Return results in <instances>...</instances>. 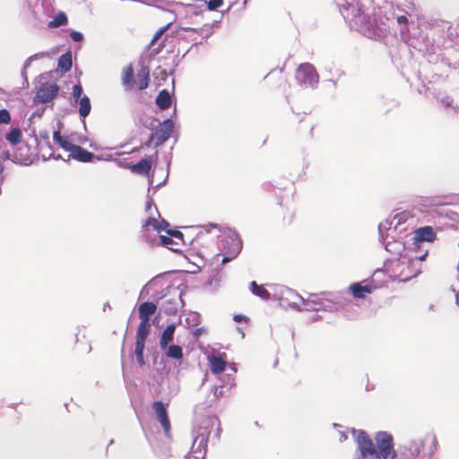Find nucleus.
I'll list each match as a JSON object with an SVG mask.
<instances>
[{"mask_svg":"<svg viewBox=\"0 0 459 459\" xmlns=\"http://www.w3.org/2000/svg\"><path fill=\"white\" fill-rule=\"evenodd\" d=\"M225 354L212 355L208 357L210 369L212 374L222 373L227 367V361L224 359Z\"/></svg>","mask_w":459,"mask_h":459,"instance_id":"9d476101","label":"nucleus"},{"mask_svg":"<svg viewBox=\"0 0 459 459\" xmlns=\"http://www.w3.org/2000/svg\"><path fill=\"white\" fill-rule=\"evenodd\" d=\"M397 22L400 24H406L408 22V19L405 15H401L397 17Z\"/></svg>","mask_w":459,"mask_h":459,"instance_id":"58836bf2","label":"nucleus"},{"mask_svg":"<svg viewBox=\"0 0 459 459\" xmlns=\"http://www.w3.org/2000/svg\"><path fill=\"white\" fill-rule=\"evenodd\" d=\"M165 129H159L155 133L152 134L149 140L143 144L145 147H150L153 142H155V146L160 145L163 142H165L169 137L172 131V123L170 120L166 122Z\"/></svg>","mask_w":459,"mask_h":459,"instance_id":"1a4fd4ad","label":"nucleus"},{"mask_svg":"<svg viewBox=\"0 0 459 459\" xmlns=\"http://www.w3.org/2000/svg\"><path fill=\"white\" fill-rule=\"evenodd\" d=\"M157 310L155 303L151 301H145L139 305L138 313L141 321L150 322V316L153 315Z\"/></svg>","mask_w":459,"mask_h":459,"instance_id":"ddd939ff","label":"nucleus"},{"mask_svg":"<svg viewBox=\"0 0 459 459\" xmlns=\"http://www.w3.org/2000/svg\"><path fill=\"white\" fill-rule=\"evenodd\" d=\"M167 405L162 402L157 401L152 403V410L158 421L160 423L164 432L169 434L170 431V421L168 415Z\"/></svg>","mask_w":459,"mask_h":459,"instance_id":"6e6552de","label":"nucleus"},{"mask_svg":"<svg viewBox=\"0 0 459 459\" xmlns=\"http://www.w3.org/2000/svg\"><path fill=\"white\" fill-rule=\"evenodd\" d=\"M53 139H54V141H55L56 143H57L60 145V147H61L63 150H65V151H66V152H69L70 153H71V152L73 151V149L74 148V146L76 145V144H73V143H71L69 141H67L66 139H65V138L61 135L60 132H58V131L54 132Z\"/></svg>","mask_w":459,"mask_h":459,"instance_id":"393cba45","label":"nucleus"},{"mask_svg":"<svg viewBox=\"0 0 459 459\" xmlns=\"http://www.w3.org/2000/svg\"><path fill=\"white\" fill-rule=\"evenodd\" d=\"M169 27V24H167V25L161 27L160 29H159L153 35V37L151 40V44L152 45L155 44L160 39V37L168 30Z\"/></svg>","mask_w":459,"mask_h":459,"instance_id":"7c9ffc66","label":"nucleus"},{"mask_svg":"<svg viewBox=\"0 0 459 459\" xmlns=\"http://www.w3.org/2000/svg\"><path fill=\"white\" fill-rule=\"evenodd\" d=\"M156 105L162 110L168 109L171 106V98L167 90L159 92L156 98Z\"/></svg>","mask_w":459,"mask_h":459,"instance_id":"6ab92c4d","label":"nucleus"},{"mask_svg":"<svg viewBox=\"0 0 459 459\" xmlns=\"http://www.w3.org/2000/svg\"><path fill=\"white\" fill-rule=\"evenodd\" d=\"M202 424L204 425V431H201L202 428L199 429L200 432L196 436L195 442L200 439V444H204V446H206L210 435L209 428L212 426L211 420L205 419L203 420Z\"/></svg>","mask_w":459,"mask_h":459,"instance_id":"aec40b11","label":"nucleus"},{"mask_svg":"<svg viewBox=\"0 0 459 459\" xmlns=\"http://www.w3.org/2000/svg\"><path fill=\"white\" fill-rule=\"evenodd\" d=\"M168 236H160V244L169 249L178 252L183 242V233L179 230H167Z\"/></svg>","mask_w":459,"mask_h":459,"instance_id":"0eeeda50","label":"nucleus"},{"mask_svg":"<svg viewBox=\"0 0 459 459\" xmlns=\"http://www.w3.org/2000/svg\"><path fill=\"white\" fill-rule=\"evenodd\" d=\"M10 122H11L10 112L5 108L0 109V125L1 124L8 125V124H10Z\"/></svg>","mask_w":459,"mask_h":459,"instance_id":"2f4dec72","label":"nucleus"},{"mask_svg":"<svg viewBox=\"0 0 459 459\" xmlns=\"http://www.w3.org/2000/svg\"><path fill=\"white\" fill-rule=\"evenodd\" d=\"M296 78L303 85H314L318 82V74L316 68L308 63L301 64L299 66L296 72Z\"/></svg>","mask_w":459,"mask_h":459,"instance_id":"423d86ee","label":"nucleus"},{"mask_svg":"<svg viewBox=\"0 0 459 459\" xmlns=\"http://www.w3.org/2000/svg\"><path fill=\"white\" fill-rule=\"evenodd\" d=\"M72 65H73V62H72V55L70 52H67L65 54H63L59 58H58V64H57V66L58 68L64 72V73H66L68 72L71 67H72Z\"/></svg>","mask_w":459,"mask_h":459,"instance_id":"b1692460","label":"nucleus"},{"mask_svg":"<svg viewBox=\"0 0 459 459\" xmlns=\"http://www.w3.org/2000/svg\"><path fill=\"white\" fill-rule=\"evenodd\" d=\"M144 348H145V342H135V356H136V359H137V362L143 366L144 364V359H143V351H144Z\"/></svg>","mask_w":459,"mask_h":459,"instance_id":"c756f323","label":"nucleus"},{"mask_svg":"<svg viewBox=\"0 0 459 459\" xmlns=\"http://www.w3.org/2000/svg\"><path fill=\"white\" fill-rule=\"evenodd\" d=\"M150 333V322L140 321L136 332V342H145Z\"/></svg>","mask_w":459,"mask_h":459,"instance_id":"5701e85b","label":"nucleus"},{"mask_svg":"<svg viewBox=\"0 0 459 459\" xmlns=\"http://www.w3.org/2000/svg\"><path fill=\"white\" fill-rule=\"evenodd\" d=\"M322 299H323L321 297L316 294L311 295L308 300L305 303L307 309L319 310L323 305Z\"/></svg>","mask_w":459,"mask_h":459,"instance_id":"c85d7f7f","label":"nucleus"},{"mask_svg":"<svg viewBox=\"0 0 459 459\" xmlns=\"http://www.w3.org/2000/svg\"><path fill=\"white\" fill-rule=\"evenodd\" d=\"M314 123L309 118H302L296 126V132L305 139L313 137Z\"/></svg>","mask_w":459,"mask_h":459,"instance_id":"f8f14e48","label":"nucleus"},{"mask_svg":"<svg viewBox=\"0 0 459 459\" xmlns=\"http://www.w3.org/2000/svg\"><path fill=\"white\" fill-rule=\"evenodd\" d=\"M6 141L13 146L19 144L22 141V133L20 128H12L5 134Z\"/></svg>","mask_w":459,"mask_h":459,"instance_id":"412c9836","label":"nucleus"},{"mask_svg":"<svg viewBox=\"0 0 459 459\" xmlns=\"http://www.w3.org/2000/svg\"><path fill=\"white\" fill-rule=\"evenodd\" d=\"M69 156L81 162H90L94 158L92 152L83 149L80 145H75Z\"/></svg>","mask_w":459,"mask_h":459,"instance_id":"4468645a","label":"nucleus"},{"mask_svg":"<svg viewBox=\"0 0 459 459\" xmlns=\"http://www.w3.org/2000/svg\"><path fill=\"white\" fill-rule=\"evenodd\" d=\"M223 246H224V248H226V247H228V246H230V247H232V249L230 252V255L231 256L230 257H223L222 261H221L222 264H226L229 261H230L232 258L236 257L239 254L240 249H241L239 241H238L234 238H231L224 239Z\"/></svg>","mask_w":459,"mask_h":459,"instance_id":"2eb2a0df","label":"nucleus"},{"mask_svg":"<svg viewBox=\"0 0 459 459\" xmlns=\"http://www.w3.org/2000/svg\"><path fill=\"white\" fill-rule=\"evenodd\" d=\"M250 290L252 293L264 300H268L271 298L270 292L262 285H258L255 281L250 283Z\"/></svg>","mask_w":459,"mask_h":459,"instance_id":"4be33fe9","label":"nucleus"},{"mask_svg":"<svg viewBox=\"0 0 459 459\" xmlns=\"http://www.w3.org/2000/svg\"><path fill=\"white\" fill-rule=\"evenodd\" d=\"M233 319L236 322H245V323L248 322V318L247 316H242V315H235Z\"/></svg>","mask_w":459,"mask_h":459,"instance_id":"4c0bfd02","label":"nucleus"},{"mask_svg":"<svg viewBox=\"0 0 459 459\" xmlns=\"http://www.w3.org/2000/svg\"><path fill=\"white\" fill-rule=\"evenodd\" d=\"M58 91L59 87L56 83H40L33 98V103L35 105L39 103H48L56 98Z\"/></svg>","mask_w":459,"mask_h":459,"instance_id":"20e7f679","label":"nucleus"},{"mask_svg":"<svg viewBox=\"0 0 459 459\" xmlns=\"http://www.w3.org/2000/svg\"><path fill=\"white\" fill-rule=\"evenodd\" d=\"M4 170V168L3 164L0 162V175L3 174Z\"/></svg>","mask_w":459,"mask_h":459,"instance_id":"79ce46f5","label":"nucleus"},{"mask_svg":"<svg viewBox=\"0 0 459 459\" xmlns=\"http://www.w3.org/2000/svg\"><path fill=\"white\" fill-rule=\"evenodd\" d=\"M158 225H159L158 232H160L161 230H165L166 232H167V230H170L169 229H168L169 224L165 220H162L160 222L158 221Z\"/></svg>","mask_w":459,"mask_h":459,"instance_id":"c9c22d12","label":"nucleus"},{"mask_svg":"<svg viewBox=\"0 0 459 459\" xmlns=\"http://www.w3.org/2000/svg\"><path fill=\"white\" fill-rule=\"evenodd\" d=\"M293 219H294V213L293 212L289 214L287 218L286 217L284 218V220H287L288 224H291L292 221H293Z\"/></svg>","mask_w":459,"mask_h":459,"instance_id":"ea45409f","label":"nucleus"},{"mask_svg":"<svg viewBox=\"0 0 459 459\" xmlns=\"http://www.w3.org/2000/svg\"><path fill=\"white\" fill-rule=\"evenodd\" d=\"M79 114L82 117H86L90 112H91V102L90 99L87 96H83L81 99H79Z\"/></svg>","mask_w":459,"mask_h":459,"instance_id":"bb28decb","label":"nucleus"},{"mask_svg":"<svg viewBox=\"0 0 459 459\" xmlns=\"http://www.w3.org/2000/svg\"><path fill=\"white\" fill-rule=\"evenodd\" d=\"M134 73L133 65L125 66L121 74L122 84L126 91H132L137 88L139 91L145 90L150 84V68L147 65H142L136 74V80L134 79Z\"/></svg>","mask_w":459,"mask_h":459,"instance_id":"f03ea898","label":"nucleus"},{"mask_svg":"<svg viewBox=\"0 0 459 459\" xmlns=\"http://www.w3.org/2000/svg\"><path fill=\"white\" fill-rule=\"evenodd\" d=\"M437 440L434 435H427L424 438L411 440L406 449L411 456L416 457L420 453H426L431 456L437 451Z\"/></svg>","mask_w":459,"mask_h":459,"instance_id":"7ed1b4c3","label":"nucleus"},{"mask_svg":"<svg viewBox=\"0 0 459 459\" xmlns=\"http://www.w3.org/2000/svg\"><path fill=\"white\" fill-rule=\"evenodd\" d=\"M394 270L398 272L396 275L399 281H407L419 273V270L415 268L414 262L411 259H403L398 261L394 265Z\"/></svg>","mask_w":459,"mask_h":459,"instance_id":"39448f33","label":"nucleus"},{"mask_svg":"<svg viewBox=\"0 0 459 459\" xmlns=\"http://www.w3.org/2000/svg\"><path fill=\"white\" fill-rule=\"evenodd\" d=\"M376 445L369 436L360 430L357 436V445L362 458L394 459L396 453L391 434L380 431L375 437Z\"/></svg>","mask_w":459,"mask_h":459,"instance_id":"f257e3e1","label":"nucleus"},{"mask_svg":"<svg viewBox=\"0 0 459 459\" xmlns=\"http://www.w3.org/2000/svg\"><path fill=\"white\" fill-rule=\"evenodd\" d=\"M175 330V325H169L162 332L160 339V346L162 350H166L167 346L173 341Z\"/></svg>","mask_w":459,"mask_h":459,"instance_id":"f3484780","label":"nucleus"},{"mask_svg":"<svg viewBox=\"0 0 459 459\" xmlns=\"http://www.w3.org/2000/svg\"><path fill=\"white\" fill-rule=\"evenodd\" d=\"M206 4L209 10L214 11L223 4V0H207Z\"/></svg>","mask_w":459,"mask_h":459,"instance_id":"473e14b6","label":"nucleus"},{"mask_svg":"<svg viewBox=\"0 0 459 459\" xmlns=\"http://www.w3.org/2000/svg\"><path fill=\"white\" fill-rule=\"evenodd\" d=\"M166 356L175 359H183V350L179 345H170L166 348Z\"/></svg>","mask_w":459,"mask_h":459,"instance_id":"a878e982","label":"nucleus"},{"mask_svg":"<svg viewBox=\"0 0 459 459\" xmlns=\"http://www.w3.org/2000/svg\"><path fill=\"white\" fill-rule=\"evenodd\" d=\"M350 290L354 298L364 299L368 294L372 293L373 288L369 285H361L360 283H353L350 286Z\"/></svg>","mask_w":459,"mask_h":459,"instance_id":"dca6fc26","label":"nucleus"},{"mask_svg":"<svg viewBox=\"0 0 459 459\" xmlns=\"http://www.w3.org/2000/svg\"><path fill=\"white\" fill-rule=\"evenodd\" d=\"M152 157L147 156L142 159L139 162L131 165L130 169L134 174L147 176L152 169Z\"/></svg>","mask_w":459,"mask_h":459,"instance_id":"9b49d317","label":"nucleus"},{"mask_svg":"<svg viewBox=\"0 0 459 459\" xmlns=\"http://www.w3.org/2000/svg\"><path fill=\"white\" fill-rule=\"evenodd\" d=\"M68 22L67 16L65 13L60 12L57 13L52 21L48 22L49 28H58L62 25H65Z\"/></svg>","mask_w":459,"mask_h":459,"instance_id":"cd10ccee","label":"nucleus"},{"mask_svg":"<svg viewBox=\"0 0 459 459\" xmlns=\"http://www.w3.org/2000/svg\"><path fill=\"white\" fill-rule=\"evenodd\" d=\"M203 332H204V330L202 328H197L194 331V335L195 337H198L202 334Z\"/></svg>","mask_w":459,"mask_h":459,"instance_id":"a19ab883","label":"nucleus"},{"mask_svg":"<svg viewBox=\"0 0 459 459\" xmlns=\"http://www.w3.org/2000/svg\"><path fill=\"white\" fill-rule=\"evenodd\" d=\"M82 93V87L81 84H76L73 88V96L75 100L81 99V95Z\"/></svg>","mask_w":459,"mask_h":459,"instance_id":"f704fd0d","label":"nucleus"},{"mask_svg":"<svg viewBox=\"0 0 459 459\" xmlns=\"http://www.w3.org/2000/svg\"><path fill=\"white\" fill-rule=\"evenodd\" d=\"M71 38L73 39L74 41L79 42L82 39V34L78 31H73L71 33Z\"/></svg>","mask_w":459,"mask_h":459,"instance_id":"e433bc0d","label":"nucleus"},{"mask_svg":"<svg viewBox=\"0 0 459 459\" xmlns=\"http://www.w3.org/2000/svg\"><path fill=\"white\" fill-rule=\"evenodd\" d=\"M435 237V232L429 226L420 228L415 231V238L420 241H432Z\"/></svg>","mask_w":459,"mask_h":459,"instance_id":"a211bd4d","label":"nucleus"},{"mask_svg":"<svg viewBox=\"0 0 459 459\" xmlns=\"http://www.w3.org/2000/svg\"><path fill=\"white\" fill-rule=\"evenodd\" d=\"M151 226L158 231L159 225L158 221L155 218H148L143 224V229L147 230Z\"/></svg>","mask_w":459,"mask_h":459,"instance_id":"72a5a7b5","label":"nucleus"}]
</instances>
